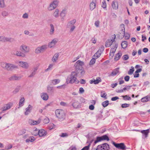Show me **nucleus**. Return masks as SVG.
Returning a JSON list of instances; mask_svg holds the SVG:
<instances>
[{
	"instance_id": "obj_54",
	"label": "nucleus",
	"mask_w": 150,
	"mask_h": 150,
	"mask_svg": "<svg viewBox=\"0 0 150 150\" xmlns=\"http://www.w3.org/2000/svg\"><path fill=\"white\" fill-rule=\"evenodd\" d=\"M39 65H37L36 67H34L33 69L32 70V71L36 73V72L38 69V68L39 67Z\"/></svg>"
},
{
	"instance_id": "obj_16",
	"label": "nucleus",
	"mask_w": 150,
	"mask_h": 150,
	"mask_svg": "<svg viewBox=\"0 0 150 150\" xmlns=\"http://www.w3.org/2000/svg\"><path fill=\"white\" fill-rule=\"evenodd\" d=\"M96 0H92L90 4V9L92 11L96 7Z\"/></svg>"
},
{
	"instance_id": "obj_55",
	"label": "nucleus",
	"mask_w": 150,
	"mask_h": 150,
	"mask_svg": "<svg viewBox=\"0 0 150 150\" xmlns=\"http://www.w3.org/2000/svg\"><path fill=\"white\" fill-rule=\"evenodd\" d=\"M100 21L98 20L95 22V25L97 27H98L99 26Z\"/></svg>"
},
{
	"instance_id": "obj_52",
	"label": "nucleus",
	"mask_w": 150,
	"mask_h": 150,
	"mask_svg": "<svg viewBox=\"0 0 150 150\" xmlns=\"http://www.w3.org/2000/svg\"><path fill=\"white\" fill-rule=\"evenodd\" d=\"M96 59L95 58H92L90 62V64L93 65V64H94L95 62Z\"/></svg>"
},
{
	"instance_id": "obj_38",
	"label": "nucleus",
	"mask_w": 150,
	"mask_h": 150,
	"mask_svg": "<svg viewBox=\"0 0 150 150\" xmlns=\"http://www.w3.org/2000/svg\"><path fill=\"white\" fill-rule=\"evenodd\" d=\"M121 45L122 47L123 48H125L127 47V42L126 41H123L122 42Z\"/></svg>"
},
{
	"instance_id": "obj_50",
	"label": "nucleus",
	"mask_w": 150,
	"mask_h": 150,
	"mask_svg": "<svg viewBox=\"0 0 150 150\" xmlns=\"http://www.w3.org/2000/svg\"><path fill=\"white\" fill-rule=\"evenodd\" d=\"M101 6L103 8H106V4L105 0L103 1L102 2Z\"/></svg>"
},
{
	"instance_id": "obj_35",
	"label": "nucleus",
	"mask_w": 150,
	"mask_h": 150,
	"mask_svg": "<svg viewBox=\"0 0 150 150\" xmlns=\"http://www.w3.org/2000/svg\"><path fill=\"white\" fill-rule=\"evenodd\" d=\"M50 34L51 35H52L54 33V28L53 25L51 24H50Z\"/></svg>"
},
{
	"instance_id": "obj_39",
	"label": "nucleus",
	"mask_w": 150,
	"mask_h": 150,
	"mask_svg": "<svg viewBox=\"0 0 150 150\" xmlns=\"http://www.w3.org/2000/svg\"><path fill=\"white\" fill-rule=\"evenodd\" d=\"M117 47L118 44H116L114 47L111 49L110 52L114 53Z\"/></svg>"
},
{
	"instance_id": "obj_42",
	"label": "nucleus",
	"mask_w": 150,
	"mask_h": 150,
	"mask_svg": "<svg viewBox=\"0 0 150 150\" xmlns=\"http://www.w3.org/2000/svg\"><path fill=\"white\" fill-rule=\"evenodd\" d=\"M101 97L102 98H104L105 99H107V94L105 93L104 91H102L101 92Z\"/></svg>"
},
{
	"instance_id": "obj_53",
	"label": "nucleus",
	"mask_w": 150,
	"mask_h": 150,
	"mask_svg": "<svg viewBox=\"0 0 150 150\" xmlns=\"http://www.w3.org/2000/svg\"><path fill=\"white\" fill-rule=\"evenodd\" d=\"M129 104L127 103H124L122 105L121 107L122 108H125L129 107Z\"/></svg>"
},
{
	"instance_id": "obj_11",
	"label": "nucleus",
	"mask_w": 150,
	"mask_h": 150,
	"mask_svg": "<svg viewBox=\"0 0 150 150\" xmlns=\"http://www.w3.org/2000/svg\"><path fill=\"white\" fill-rule=\"evenodd\" d=\"M20 50L24 53H28L30 51L29 47L23 44L20 47Z\"/></svg>"
},
{
	"instance_id": "obj_46",
	"label": "nucleus",
	"mask_w": 150,
	"mask_h": 150,
	"mask_svg": "<svg viewBox=\"0 0 150 150\" xmlns=\"http://www.w3.org/2000/svg\"><path fill=\"white\" fill-rule=\"evenodd\" d=\"M1 14L2 16L4 17L7 16L8 15V13L5 11H2Z\"/></svg>"
},
{
	"instance_id": "obj_59",
	"label": "nucleus",
	"mask_w": 150,
	"mask_h": 150,
	"mask_svg": "<svg viewBox=\"0 0 150 150\" xmlns=\"http://www.w3.org/2000/svg\"><path fill=\"white\" fill-rule=\"evenodd\" d=\"M101 80H99L98 79H97L95 80L94 79V84H97L98 83L100 82H101Z\"/></svg>"
},
{
	"instance_id": "obj_45",
	"label": "nucleus",
	"mask_w": 150,
	"mask_h": 150,
	"mask_svg": "<svg viewBox=\"0 0 150 150\" xmlns=\"http://www.w3.org/2000/svg\"><path fill=\"white\" fill-rule=\"evenodd\" d=\"M5 6L4 0H0V7L4 8Z\"/></svg>"
},
{
	"instance_id": "obj_51",
	"label": "nucleus",
	"mask_w": 150,
	"mask_h": 150,
	"mask_svg": "<svg viewBox=\"0 0 150 150\" xmlns=\"http://www.w3.org/2000/svg\"><path fill=\"white\" fill-rule=\"evenodd\" d=\"M125 90H127V89L126 87L125 86V87L122 89L119 90L117 92L118 93H122L124 92Z\"/></svg>"
},
{
	"instance_id": "obj_6",
	"label": "nucleus",
	"mask_w": 150,
	"mask_h": 150,
	"mask_svg": "<svg viewBox=\"0 0 150 150\" xmlns=\"http://www.w3.org/2000/svg\"><path fill=\"white\" fill-rule=\"evenodd\" d=\"M59 1L57 0L53 1L50 5L48 8V10L49 11H52L55 9L58 6Z\"/></svg>"
},
{
	"instance_id": "obj_41",
	"label": "nucleus",
	"mask_w": 150,
	"mask_h": 150,
	"mask_svg": "<svg viewBox=\"0 0 150 150\" xmlns=\"http://www.w3.org/2000/svg\"><path fill=\"white\" fill-rule=\"evenodd\" d=\"M122 97L123 98V99L124 100H130L131 99L130 97L129 96L127 95L125 96H122Z\"/></svg>"
},
{
	"instance_id": "obj_24",
	"label": "nucleus",
	"mask_w": 150,
	"mask_h": 150,
	"mask_svg": "<svg viewBox=\"0 0 150 150\" xmlns=\"http://www.w3.org/2000/svg\"><path fill=\"white\" fill-rule=\"evenodd\" d=\"M76 20L73 19L68 22L67 24V26L68 28H70L72 26L74 25V24L76 22Z\"/></svg>"
},
{
	"instance_id": "obj_27",
	"label": "nucleus",
	"mask_w": 150,
	"mask_h": 150,
	"mask_svg": "<svg viewBox=\"0 0 150 150\" xmlns=\"http://www.w3.org/2000/svg\"><path fill=\"white\" fill-rule=\"evenodd\" d=\"M122 54L121 51H119L116 54L115 56L114 59L115 61H117L122 56Z\"/></svg>"
},
{
	"instance_id": "obj_30",
	"label": "nucleus",
	"mask_w": 150,
	"mask_h": 150,
	"mask_svg": "<svg viewBox=\"0 0 150 150\" xmlns=\"http://www.w3.org/2000/svg\"><path fill=\"white\" fill-rule=\"evenodd\" d=\"M15 55H16L18 56L21 57H25V54L20 51H17L16 54H14Z\"/></svg>"
},
{
	"instance_id": "obj_32",
	"label": "nucleus",
	"mask_w": 150,
	"mask_h": 150,
	"mask_svg": "<svg viewBox=\"0 0 150 150\" xmlns=\"http://www.w3.org/2000/svg\"><path fill=\"white\" fill-rule=\"evenodd\" d=\"M102 144V146L104 147V150H109L110 149L109 145L107 143H105L103 144Z\"/></svg>"
},
{
	"instance_id": "obj_4",
	"label": "nucleus",
	"mask_w": 150,
	"mask_h": 150,
	"mask_svg": "<svg viewBox=\"0 0 150 150\" xmlns=\"http://www.w3.org/2000/svg\"><path fill=\"white\" fill-rule=\"evenodd\" d=\"M83 65L84 63L83 62L79 60L77 61L74 65L76 71L75 72H78L79 74V72L78 71L83 69L82 66Z\"/></svg>"
},
{
	"instance_id": "obj_63",
	"label": "nucleus",
	"mask_w": 150,
	"mask_h": 150,
	"mask_svg": "<svg viewBox=\"0 0 150 150\" xmlns=\"http://www.w3.org/2000/svg\"><path fill=\"white\" fill-rule=\"evenodd\" d=\"M129 78H130V77L129 76H126L124 78V79L125 81H128L129 80Z\"/></svg>"
},
{
	"instance_id": "obj_26",
	"label": "nucleus",
	"mask_w": 150,
	"mask_h": 150,
	"mask_svg": "<svg viewBox=\"0 0 150 150\" xmlns=\"http://www.w3.org/2000/svg\"><path fill=\"white\" fill-rule=\"evenodd\" d=\"M72 106L74 108H77L79 106V103L77 101L75 100L74 99H73L72 100Z\"/></svg>"
},
{
	"instance_id": "obj_33",
	"label": "nucleus",
	"mask_w": 150,
	"mask_h": 150,
	"mask_svg": "<svg viewBox=\"0 0 150 150\" xmlns=\"http://www.w3.org/2000/svg\"><path fill=\"white\" fill-rule=\"evenodd\" d=\"M53 15L56 18L58 17L59 16V10L57 9H56L54 12Z\"/></svg>"
},
{
	"instance_id": "obj_62",
	"label": "nucleus",
	"mask_w": 150,
	"mask_h": 150,
	"mask_svg": "<svg viewBox=\"0 0 150 150\" xmlns=\"http://www.w3.org/2000/svg\"><path fill=\"white\" fill-rule=\"evenodd\" d=\"M92 42L94 44H95L96 43V40L95 38V37H93V38L91 40Z\"/></svg>"
},
{
	"instance_id": "obj_28",
	"label": "nucleus",
	"mask_w": 150,
	"mask_h": 150,
	"mask_svg": "<svg viewBox=\"0 0 150 150\" xmlns=\"http://www.w3.org/2000/svg\"><path fill=\"white\" fill-rule=\"evenodd\" d=\"M150 100V97L147 96L144 97L142 98L141 99V101L142 102L144 103V102H146Z\"/></svg>"
},
{
	"instance_id": "obj_25",
	"label": "nucleus",
	"mask_w": 150,
	"mask_h": 150,
	"mask_svg": "<svg viewBox=\"0 0 150 150\" xmlns=\"http://www.w3.org/2000/svg\"><path fill=\"white\" fill-rule=\"evenodd\" d=\"M41 96L42 99L45 100H47L48 98V94L45 93H42L41 94Z\"/></svg>"
},
{
	"instance_id": "obj_7",
	"label": "nucleus",
	"mask_w": 150,
	"mask_h": 150,
	"mask_svg": "<svg viewBox=\"0 0 150 150\" xmlns=\"http://www.w3.org/2000/svg\"><path fill=\"white\" fill-rule=\"evenodd\" d=\"M47 45H43L41 46L38 47L35 50V52L38 54L44 52L47 49Z\"/></svg>"
},
{
	"instance_id": "obj_22",
	"label": "nucleus",
	"mask_w": 150,
	"mask_h": 150,
	"mask_svg": "<svg viewBox=\"0 0 150 150\" xmlns=\"http://www.w3.org/2000/svg\"><path fill=\"white\" fill-rule=\"evenodd\" d=\"M39 132L38 135L40 137L45 136L46 134V131L43 129L39 130Z\"/></svg>"
},
{
	"instance_id": "obj_61",
	"label": "nucleus",
	"mask_w": 150,
	"mask_h": 150,
	"mask_svg": "<svg viewBox=\"0 0 150 150\" xmlns=\"http://www.w3.org/2000/svg\"><path fill=\"white\" fill-rule=\"evenodd\" d=\"M90 146V144H89L88 146H85L82 149L83 150H88Z\"/></svg>"
},
{
	"instance_id": "obj_37",
	"label": "nucleus",
	"mask_w": 150,
	"mask_h": 150,
	"mask_svg": "<svg viewBox=\"0 0 150 150\" xmlns=\"http://www.w3.org/2000/svg\"><path fill=\"white\" fill-rule=\"evenodd\" d=\"M101 53L100 52L99 50H98V51L93 56L96 59H97L100 57Z\"/></svg>"
},
{
	"instance_id": "obj_57",
	"label": "nucleus",
	"mask_w": 150,
	"mask_h": 150,
	"mask_svg": "<svg viewBox=\"0 0 150 150\" xmlns=\"http://www.w3.org/2000/svg\"><path fill=\"white\" fill-rule=\"evenodd\" d=\"M36 73L34 72V71H32L31 73L28 76V77L29 78H31L33 77L35 75V74Z\"/></svg>"
},
{
	"instance_id": "obj_18",
	"label": "nucleus",
	"mask_w": 150,
	"mask_h": 150,
	"mask_svg": "<svg viewBox=\"0 0 150 150\" xmlns=\"http://www.w3.org/2000/svg\"><path fill=\"white\" fill-rule=\"evenodd\" d=\"M138 131L142 133L143 136H144V138H146L148 137V134L149 132V129L146 130H142L140 131L139 130Z\"/></svg>"
},
{
	"instance_id": "obj_10",
	"label": "nucleus",
	"mask_w": 150,
	"mask_h": 150,
	"mask_svg": "<svg viewBox=\"0 0 150 150\" xmlns=\"http://www.w3.org/2000/svg\"><path fill=\"white\" fill-rule=\"evenodd\" d=\"M13 105V104L12 103H8L1 107L0 110L3 111L7 110L10 109Z\"/></svg>"
},
{
	"instance_id": "obj_5",
	"label": "nucleus",
	"mask_w": 150,
	"mask_h": 150,
	"mask_svg": "<svg viewBox=\"0 0 150 150\" xmlns=\"http://www.w3.org/2000/svg\"><path fill=\"white\" fill-rule=\"evenodd\" d=\"M124 25L123 24H121L120 26V28L121 29V30L120 32V34H122L124 35L125 38L127 40L129 39L130 37V35L128 33H125V28Z\"/></svg>"
},
{
	"instance_id": "obj_13",
	"label": "nucleus",
	"mask_w": 150,
	"mask_h": 150,
	"mask_svg": "<svg viewBox=\"0 0 150 150\" xmlns=\"http://www.w3.org/2000/svg\"><path fill=\"white\" fill-rule=\"evenodd\" d=\"M58 40L57 38H54L49 43L48 45V47L50 48L54 47L55 45L58 42Z\"/></svg>"
},
{
	"instance_id": "obj_3",
	"label": "nucleus",
	"mask_w": 150,
	"mask_h": 150,
	"mask_svg": "<svg viewBox=\"0 0 150 150\" xmlns=\"http://www.w3.org/2000/svg\"><path fill=\"white\" fill-rule=\"evenodd\" d=\"M55 113L56 116L60 120L64 119L65 113L64 111L62 110H56L55 111Z\"/></svg>"
},
{
	"instance_id": "obj_40",
	"label": "nucleus",
	"mask_w": 150,
	"mask_h": 150,
	"mask_svg": "<svg viewBox=\"0 0 150 150\" xmlns=\"http://www.w3.org/2000/svg\"><path fill=\"white\" fill-rule=\"evenodd\" d=\"M39 132V130L36 128L32 132V134L33 135L37 136L38 135Z\"/></svg>"
},
{
	"instance_id": "obj_8",
	"label": "nucleus",
	"mask_w": 150,
	"mask_h": 150,
	"mask_svg": "<svg viewBox=\"0 0 150 150\" xmlns=\"http://www.w3.org/2000/svg\"><path fill=\"white\" fill-rule=\"evenodd\" d=\"M106 140L108 141L109 140V139L107 135H104L100 137H97L96 138V140L94 142V144H96L98 142L102 140Z\"/></svg>"
},
{
	"instance_id": "obj_1",
	"label": "nucleus",
	"mask_w": 150,
	"mask_h": 150,
	"mask_svg": "<svg viewBox=\"0 0 150 150\" xmlns=\"http://www.w3.org/2000/svg\"><path fill=\"white\" fill-rule=\"evenodd\" d=\"M1 66L4 69L7 71H12L15 69L18 68V67L13 64L1 62Z\"/></svg>"
},
{
	"instance_id": "obj_12",
	"label": "nucleus",
	"mask_w": 150,
	"mask_h": 150,
	"mask_svg": "<svg viewBox=\"0 0 150 150\" xmlns=\"http://www.w3.org/2000/svg\"><path fill=\"white\" fill-rule=\"evenodd\" d=\"M19 66L25 69H27L29 67V64L28 63L23 62V61H19L18 62Z\"/></svg>"
},
{
	"instance_id": "obj_23",
	"label": "nucleus",
	"mask_w": 150,
	"mask_h": 150,
	"mask_svg": "<svg viewBox=\"0 0 150 150\" xmlns=\"http://www.w3.org/2000/svg\"><path fill=\"white\" fill-rule=\"evenodd\" d=\"M112 8L115 10H117L118 8V2L115 1H113L112 4Z\"/></svg>"
},
{
	"instance_id": "obj_64",
	"label": "nucleus",
	"mask_w": 150,
	"mask_h": 150,
	"mask_svg": "<svg viewBox=\"0 0 150 150\" xmlns=\"http://www.w3.org/2000/svg\"><path fill=\"white\" fill-rule=\"evenodd\" d=\"M89 108L91 110H93L94 109V106L93 105H91L89 106Z\"/></svg>"
},
{
	"instance_id": "obj_14",
	"label": "nucleus",
	"mask_w": 150,
	"mask_h": 150,
	"mask_svg": "<svg viewBox=\"0 0 150 150\" xmlns=\"http://www.w3.org/2000/svg\"><path fill=\"white\" fill-rule=\"evenodd\" d=\"M113 37H112V38H113V39H112V40H108L106 41L105 44V46L106 47H109L110 46L114 41L115 38V35H113Z\"/></svg>"
},
{
	"instance_id": "obj_47",
	"label": "nucleus",
	"mask_w": 150,
	"mask_h": 150,
	"mask_svg": "<svg viewBox=\"0 0 150 150\" xmlns=\"http://www.w3.org/2000/svg\"><path fill=\"white\" fill-rule=\"evenodd\" d=\"M132 68L130 69L129 71H128V74L129 75H131L133 73V72L134 71V68L133 67H131Z\"/></svg>"
},
{
	"instance_id": "obj_58",
	"label": "nucleus",
	"mask_w": 150,
	"mask_h": 150,
	"mask_svg": "<svg viewBox=\"0 0 150 150\" xmlns=\"http://www.w3.org/2000/svg\"><path fill=\"white\" fill-rule=\"evenodd\" d=\"M68 136V134L67 133H62L60 135V136L62 137H67Z\"/></svg>"
},
{
	"instance_id": "obj_2",
	"label": "nucleus",
	"mask_w": 150,
	"mask_h": 150,
	"mask_svg": "<svg viewBox=\"0 0 150 150\" xmlns=\"http://www.w3.org/2000/svg\"><path fill=\"white\" fill-rule=\"evenodd\" d=\"M78 72H76L75 71L71 72L70 75V77L69 78V83H79V81L78 80H77L76 77Z\"/></svg>"
},
{
	"instance_id": "obj_49",
	"label": "nucleus",
	"mask_w": 150,
	"mask_h": 150,
	"mask_svg": "<svg viewBox=\"0 0 150 150\" xmlns=\"http://www.w3.org/2000/svg\"><path fill=\"white\" fill-rule=\"evenodd\" d=\"M49 121L50 120L49 118L47 117H46L43 120V122L45 124L48 123L49 122Z\"/></svg>"
},
{
	"instance_id": "obj_56",
	"label": "nucleus",
	"mask_w": 150,
	"mask_h": 150,
	"mask_svg": "<svg viewBox=\"0 0 150 150\" xmlns=\"http://www.w3.org/2000/svg\"><path fill=\"white\" fill-rule=\"evenodd\" d=\"M104 49L103 46L102 45L100 48L98 50H99V51L101 53H102L103 52V51Z\"/></svg>"
},
{
	"instance_id": "obj_36",
	"label": "nucleus",
	"mask_w": 150,
	"mask_h": 150,
	"mask_svg": "<svg viewBox=\"0 0 150 150\" xmlns=\"http://www.w3.org/2000/svg\"><path fill=\"white\" fill-rule=\"evenodd\" d=\"M24 100L25 99L24 97H23L21 98L19 102V106H22L23 105Z\"/></svg>"
},
{
	"instance_id": "obj_9",
	"label": "nucleus",
	"mask_w": 150,
	"mask_h": 150,
	"mask_svg": "<svg viewBox=\"0 0 150 150\" xmlns=\"http://www.w3.org/2000/svg\"><path fill=\"white\" fill-rule=\"evenodd\" d=\"M112 144L116 148L118 149H120L122 150H125L126 149V146L125 145L124 143H116L113 142Z\"/></svg>"
},
{
	"instance_id": "obj_48",
	"label": "nucleus",
	"mask_w": 150,
	"mask_h": 150,
	"mask_svg": "<svg viewBox=\"0 0 150 150\" xmlns=\"http://www.w3.org/2000/svg\"><path fill=\"white\" fill-rule=\"evenodd\" d=\"M122 58L124 60H126L129 59V56L127 54H125L122 57Z\"/></svg>"
},
{
	"instance_id": "obj_43",
	"label": "nucleus",
	"mask_w": 150,
	"mask_h": 150,
	"mask_svg": "<svg viewBox=\"0 0 150 150\" xmlns=\"http://www.w3.org/2000/svg\"><path fill=\"white\" fill-rule=\"evenodd\" d=\"M102 104L104 107H105L107 106L109 104V101L108 100H106L103 102Z\"/></svg>"
},
{
	"instance_id": "obj_20",
	"label": "nucleus",
	"mask_w": 150,
	"mask_h": 150,
	"mask_svg": "<svg viewBox=\"0 0 150 150\" xmlns=\"http://www.w3.org/2000/svg\"><path fill=\"white\" fill-rule=\"evenodd\" d=\"M67 13V11L65 9H64L62 10L60 13V16L61 17V20L62 21H63L64 19V18L66 16Z\"/></svg>"
},
{
	"instance_id": "obj_44",
	"label": "nucleus",
	"mask_w": 150,
	"mask_h": 150,
	"mask_svg": "<svg viewBox=\"0 0 150 150\" xmlns=\"http://www.w3.org/2000/svg\"><path fill=\"white\" fill-rule=\"evenodd\" d=\"M20 86H17L16 88L15 89V90L13 91V93L14 94H16L17 93H18L20 89Z\"/></svg>"
},
{
	"instance_id": "obj_29",
	"label": "nucleus",
	"mask_w": 150,
	"mask_h": 150,
	"mask_svg": "<svg viewBox=\"0 0 150 150\" xmlns=\"http://www.w3.org/2000/svg\"><path fill=\"white\" fill-rule=\"evenodd\" d=\"M59 56V54L58 53L55 54L52 58V61L54 62H56L58 59Z\"/></svg>"
},
{
	"instance_id": "obj_21",
	"label": "nucleus",
	"mask_w": 150,
	"mask_h": 150,
	"mask_svg": "<svg viewBox=\"0 0 150 150\" xmlns=\"http://www.w3.org/2000/svg\"><path fill=\"white\" fill-rule=\"evenodd\" d=\"M14 40L13 38H11L6 37L3 36L2 40V42H11Z\"/></svg>"
},
{
	"instance_id": "obj_34",
	"label": "nucleus",
	"mask_w": 150,
	"mask_h": 150,
	"mask_svg": "<svg viewBox=\"0 0 150 150\" xmlns=\"http://www.w3.org/2000/svg\"><path fill=\"white\" fill-rule=\"evenodd\" d=\"M60 82V80L59 79H56L53 80L52 81V83L54 85H56L59 83Z\"/></svg>"
},
{
	"instance_id": "obj_19",
	"label": "nucleus",
	"mask_w": 150,
	"mask_h": 150,
	"mask_svg": "<svg viewBox=\"0 0 150 150\" xmlns=\"http://www.w3.org/2000/svg\"><path fill=\"white\" fill-rule=\"evenodd\" d=\"M32 108V106L30 105H29L28 107L25 108V115H28L30 112Z\"/></svg>"
},
{
	"instance_id": "obj_17",
	"label": "nucleus",
	"mask_w": 150,
	"mask_h": 150,
	"mask_svg": "<svg viewBox=\"0 0 150 150\" xmlns=\"http://www.w3.org/2000/svg\"><path fill=\"white\" fill-rule=\"evenodd\" d=\"M41 121V119H39L35 121L33 120H30L29 121L30 124L32 125H35L39 124Z\"/></svg>"
},
{
	"instance_id": "obj_15",
	"label": "nucleus",
	"mask_w": 150,
	"mask_h": 150,
	"mask_svg": "<svg viewBox=\"0 0 150 150\" xmlns=\"http://www.w3.org/2000/svg\"><path fill=\"white\" fill-rule=\"evenodd\" d=\"M22 78L21 76H18L16 74H15L10 77L8 79L10 81H13L15 80H20Z\"/></svg>"
},
{
	"instance_id": "obj_60",
	"label": "nucleus",
	"mask_w": 150,
	"mask_h": 150,
	"mask_svg": "<svg viewBox=\"0 0 150 150\" xmlns=\"http://www.w3.org/2000/svg\"><path fill=\"white\" fill-rule=\"evenodd\" d=\"M70 32H72L76 28V27L74 25L73 26H72L71 27H70Z\"/></svg>"
},
{
	"instance_id": "obj_31",
	"label": "nucleus",
	"mask_w": 150,
	"mask_h": 150,
	"mask_svg": "<svg viewBox=\"0 0 150 150\" xmlns=\"http://www.w3.org/2000/svg\"><path fill=\"white\" fill-rule=\"evenodd\" d=\"M119 68H116L113 70L112 72L111 75V76H115L117 75L119 72Z\"/></svg>"
}]
</instances>
